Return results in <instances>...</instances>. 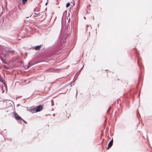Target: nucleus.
<instances>
[{
    "instance_id": "nucleus-1",
    "label": "nucleus",
    "mask_w": 152,
    "mask_h": 152,
    "mask_svg": "<svg viewBox=\"0 0 152 152\" xmlns=\"http://www.w3.org/2000/svg\"><path fill=\"white\" fill-rule=\"evenodd\" d=\"M43 108V106L41 105H40L36 107L32 108L31 109V111L32 113L39 112L42 110Z\"/></svg>"
},
{
    "instance_id": "nucleus-2",
    "label": "nucleus",
    "mask_w": 152,
    "mask_h": 152,
    "mask_svg": "<svg viewBox=\"0 0 152 152\" xmlns=\"http://www.w3.org/2000/svg\"><path fill=\"white\" fill-rule=\"evenodd\" d=\"M14 114L15 116V118L17 120H21L23 119L22 118L16 113H14Z\"/></svg>"
},
{
    "instance_id": "nucleus-5",
    "label": "nucleus",
    "mask_w": 152,
    "mask_h": 152,
    "mask_svg": "<svg viewBox=\"0 0 152 152\" xmlns=\"http://www.w3.org/2000/svg\"><path fill=\"white\" fill-rule=\"evenodd\" d=\"M41 47V45L36 46L35 48V50H38L40 49Z\"/></svg>"
},
{
    "instance_id": "nucleus-7",
    "label": "nucleus",
    "mask_w": 152,
    "mask_h": 152,
    "mask_svg": "<svg viewBox=\"0 0 152 152\" xmlns=\"http://www.w3.org/2000/svg\"><path fill=\"white\" fill-rule=\"evenodd\" d=\"M140 58L138 57V58H137V63L139 64L141 63L140 61Z\"/></svg>"
},
{
    "instance_id": "nucleus-4",
    "label": "nucleus",
    "mask_w": 152,
    "mask_h": 152,
    "mask_svg": "<svg viewBox=\"0 0 152 152\" xmlns=\"http://www.w3.org/2000/svg\"><path fill=\"white\" fill-rule=\"evenodd\" d=\"M113 140H112L109 143L108 147L107 148V149H109L112 145L113 144Z\"/></svg>"
},
{
    "instance_id": "nucleus-9",
    "label": "nucleus",
    "mask_w": 152,
    "mask_h": 152,
    "mask_svg": "<svg viewBox=\"0 0 152 152\" xmlns=\"http://www.w3.org/2000/svg\"><path fill=\"white\" fill-rule=\"evenodd\" d=\"M119 80V79H118V78L117 77H116L115 78V80Z\"/></svg>"
},
{
    "instance_id": "nucleus-6",
    "label": "nucleus",
    "mask_w": 152,
    "mask_h": 152,
    "mask_svg": "<svg viewBox=\"0 0 152 152\" xmlns=\"http://www.w3.org/2000/svg\"><path fill=\"white\" fill-rule=\"evenodd\" d=\"M27 0H22V3L23 4H25L27 2Z\"/></svg>"
},
{
    "instance_id": "nucleus-8",
    "label": "nucleus",
    "mask_w": 152,
    "mask_h": 152,
    "mask_svg": "<svg viewBox=\"0 0 152 152\" xmlns=\"http://www.w3.org/2000/svg\"><path fill=\"white\" fill-rule=\"evenodd\" d=\"M70 5V4L69 2L67 3L66 4V7H68Z\"/></svg>"
},
{
    "instance_id": "nucleus-3",
    "label": "nucleus",
    "mask_w": 152,
    "mask_h": 152,
    "mask_svg": "<svg viewBox=\"0 0 152 152\" xmlns=\"http://www.w3.org/2000/svg\"><path fill=\"white\" fill-rule=\"evenodd\" d=\"M6 52L7 54L10 53L12 55H13L15 54V50H7Z\"/></svg>"
}]
</instances>
